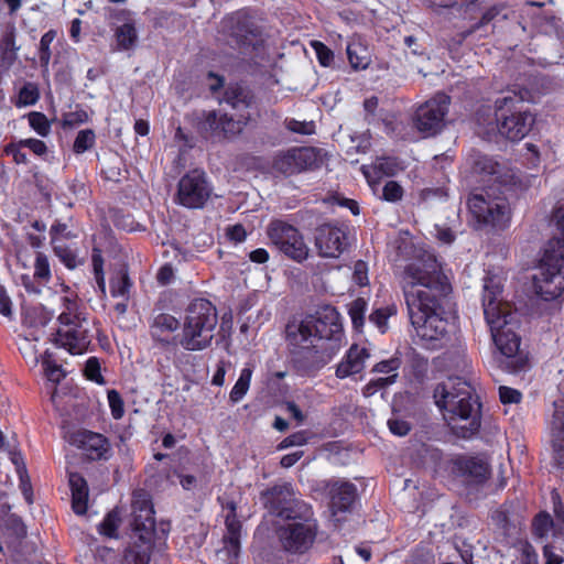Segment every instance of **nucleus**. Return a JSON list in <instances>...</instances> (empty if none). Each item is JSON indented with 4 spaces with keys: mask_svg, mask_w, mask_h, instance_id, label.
<instances>
[{
    "mask_svg": "<svg viewBox=\"0 0 564 564\" xmlns=\"http://www.w3.org/2000/svg\"><path fill=\"white\" fill-rule=\"evenodd\" d=\"M401 284L416 335L427 348L441 346L448 327L444 301L452 286L435 254L424 251L410 262L404 268Z\"/></svg>",
    "mask_w": 564,
    "mask_h": 564,
    "instance_id": "obj_1",
    "label": "nucleus"
},
{
    "mask_svg": "<svg viewBox=\"0 0 564 564\" xmlns=\"http://www.w3.org/2000/svg\"><path fill=\"white\" fill-rule=\"evenodd\" d=\"M501 290L494 279L485 280L482 307L492 341L499 351L496 358L499 367L511 373L524 371L529 367L528 356L520 350L521 339L517 335L519 321L509 303L498 300Z\"/></svg>",
    "mask_w": 564,
    "mask_h": 564,
    "instance_id": "obj_2",
    "label": "nucleus"
},
{
    "mask_svg": "<svg viewBox=\"0 0 564 564\" xmlns=\"http://www.w3.org/2000/svg\"><path fill=\"white\" fill-rule=\"evenodd\" d=\"M433 397L455 435L469 438L479 431L481 404L467 381L448 378L435 387Z\"/></svg>",
    "mask_w": 564,
    "mask_h": 564,
    "instance_id": "obj_3",
    "label": "nucleus"
},
{
    "mask_svg": "<svg viewBox=\"0 0 564 564\" xmlns=\"http://www.w3.org/2000/svg\"><path fill=\"white\" fill-rule=\"evenodd\" d=\"M133 543L126 550L127 564H149L155 534L154 509L150 495L142 489L133 492L131 521Z\"/></svg>",
    "mask_w": 564,
    "mask_h": 564,
    "instance_id": "obj_4",
    "label": "nucleus"
},
{
    "mask_svg": "<svg viewBox=\"0 0 564 564\" xmlns=\"http://www.w3.org/2000/svg\"><path fill=\"white\" fill-rule=\"evenodd\" d=\"M555 217L562 237L547 242L538 272L533 275L535 293L546 301L560 296L564 290V279L561 275L564 265V212L557 210Z\"/></svg>",
    "mask_w": 564,
    "mask_h": 564,
    "instance_id": "obj_5",
    "label": "nucleus"
},
{
    "mask_svg": "<svg viewBox=\"0 0 564 564\" xmlns=\"http://www.w3.org/2000/svg\"><path fill=\"white\" fill-rule=\"evenodd\" d=\"M218 317L215 306L205 299L188 305L178 344L186 350L197 351L210 346Z\"/></svg>",
    "mask_w": 564,
    "mask_h": 564,
    "instance_id": "obj_6",
    "label": "nucleus"
},
{
    "mask_svg": "<svg viewBox=\"0 0 564 564\" xmlns=\"http://www.w3.org/2000/svg\"><path fill=\"white\" fill-rule=\"evenodd\" d=\"M64 311L58 316L59 327L56 330V345L73 355L85 352L90 344L88 319L77 312L76 302L64 297Z\"/></svg>",
    "mask_w": 564,
    "mask_h": 564,
    "instance_id": "obj_7",
    "label": "nucleus"
},
{
    "mask_svg": "<svg viewBox=\"0 0 564 564\" xmlns=\"http://www.w3.org/2000/svg\"><path fill=\"white\" fill-rule=\"evenodd\" d=\"M521 98L514 93L499 97L495 101V117L499 133L511 141L523 139L534 124V116L519 109Z\"/></svg>",
    "mask_w": 564,
    "mask_h": 564,
    "instance_id": "obj_8",
    "label": "nucleus"
},
{
    "mask_svg": "<svg viewBox=\"0 0 564 564\" xmlns=\"http://www.w3.org/2000/svg\"><path fill=\"white\" fill-rule=\"evenodd\" d=\"M468 207L477 228L492 227L503 229L510 221L511 210L506 196L497 194L490 187L479 194H473Z\"/></svg>",
    "mask_w": 564,
    "mask_h": 564,
    "instance_id": "obj_9",
    "label": "nucleus"
},
{
    "mask_svg": "<svg viewBox=\"0 0 564 564\" xmlns=\"http://www.w3.org/2000/svg\"><path fill=\"white\" fill-rule=\"evenodd\" d=\"M285 521L276 529L282 547L289 553H305L313 545L317 534V523L313 519L312 508L307 509L305 517L295 514Z\"/></svg>",
    "mask_w": 564,
    "mask_h": 564,
    "instance_id": "obj_10",
    "label": "nucleus"
},
{
    "mask_svg": "<svg viewBox=\"0 0 564 564\" xmlns=\"http://www.w3.org/2000/svg\"><path fill=\"white\" fill-rule=\"evenodd\" d=\"M260 499L270 513L284 520L297 514L305 517L311 507L299 499L290 482L276 484L261 492Z\"/></svg>",
    "mask_w": 564,
    "mask_h": 564,
    "instance_id": "obj_11",
    "label": "nucleus"
},
{
    "mask_svg": "<svg viewBox=\"0 0 564 564\" xmlns=\"http://www.w3.org/2000/svg\"><path fill=\"white\" fill-rule=\"evenodd\" d=\"M250 120L249 115L235 118L217 110L202 111L197 117V128L205 138L230 139L239 135Z\"/></svg>",
    "mask_w": 564,
    "mask_h": 564,
    "instance_id": "obj_12",
    "label": "nucleus"
},
{
    "mask_svg": "<svg viewBox=\"0 0 564 564\" xmlns=\"http://www.w3.org/2000/svg\"><path fill=\"white\" fill-rule=\"evenodd\" d=\"M267 234L271 242L290 259L296 262L307 259L310 248L294 226L282 220H273L268 226Z\"/></svg>",
    "mask_w": 564,
    "mask_h": 564,
    "instance_id": "obj_13",
    "label": "nucleus"
},
{
    "mask_svg": "<svg viewBox=\"0 0 564 564\" xmlns=\"http://www.w3.org/2000/svg\"><path fill=\"white\" fill-rule=\"evenodd\" d=\"M451 105L449 96L437 93L415 111L414 126L424 137L440 133L446 124L445 118Z\"/></svg>",
    "mask_w": 564,
    "mask_h": 564,
    "instance_id": "obj_14",
    "label": "nucleus"
},
{
    "mask_svg": "<svg viewBox=\"0 0 564 564\" xmlns=\"http://www.w3.org/2000/svg\"><path fill=\"white\" fill-rule=\"evenodd\" d=\"M212 193L213 187L205 172L193 170L178 181L175 202L189 209L203 208Z\"/></svg>",
    "mask_w": 564,
    "mask_h": 564,
    "instance_id": "obj_15",
    "label": "nucleus"
},
{
    "mask_svg": "<svg viewBox=\"0 0 564 564\" xmlns=\"http://www.w3.org/2000/svg\"><path fill=\"white\" fill-rule=\"evenodd\" d=\"M315 247L323 258H338L348 247L347 230L336 224H322L315 230Z\"/></svg>",
    "mask_w": 564,
    "mask_h": 564,
    "instance_id": "obj_16",
    "label": "nucleus"
},
{
    "mask_svg": "<svg viewBox=\"0 0 564 564\" xmlns=\"http://www.w3.org/2000/svg\"><path fill=\"white\" fill-rule=\"evenodd\" d=\"M313 333H315L317 341L328 344L330 341L339 343L341 346L343 328L339 322L337 311L332 306H325L316 312L315 315L306 317Z\"/></svg>",
    "mask_w": 564,
    "mask_h": 564,
    "instance_id": "obj_17",
    "label": "nucleus"
},
{
    "mask_svg": "<svg viewBox=\"0 0 564 564\" xmlns=\"http://www.w3.org/2000/svg\"><path fill=\"white\" fill-rule=\"evenodd\" d=\"M338 350L339 343L336 340L327 345L324 341H317L314 346L312 345L294 356L293 359L303 371L315 372L326 366Z\"/></svg>",
    "mask_w": 564,
    "mask_h": 564,
    "instance_id": "obj_18",
    "label": "nucleus"
},
{
    "mask_svg": "<svg viewBox=\"0 0 564 564\" xmlns=\"http://www.w3.org/2000/svg\"><path fill=\"white\" fill-rule=\"evenodd\" d=\"M230 512L226 517L227 534L224 536V549L219 550L217 556L228 564H236L240 551V533L241 522L237 519L236 503L230 501L227 503Z\"/></svg>",
    "mask_w": 564,
    "mask_h": 564,
    "instance_id": "obj_19",
    "label": "nucleus"
},
{
    "mask_svg": "<svg viewBox=\"0 0 564 564\" xmlns=\"http://www.w3.org/2000/svg\"><path fill=\"white\" fill-rule=\"evenodd\" d=\"M286 340L293 357L317 344L316 335L306 318L286 326Z\"/></svg>",
    "mask_w": 564,
    "mask_h": 564,
    "instance_id": "obj_20",
    "label": "nucleus"
},
{
    "mask_svg": "<svg viewBox=\"0 0 564 564\" xmlns=\"http://www.w3.org/2000/svg\"><path fill=\"white\" fill-rule=\"evenodd\" d=\"M455 465L459 475L470 485H480L490 475L489 464L479 457H460Z\"/></svg>",
    "mask_w": 564,
    "mask_h": 564,
    "instance_id": "obj_21",
    "label": "nucleus"
},
{
    "mask_svg": "<svg viewBox=\"0 0 564 564\" xmlns=\"http://www.w3.org/2000/svg\"><path fill=\"white\" fill-rule=\"evenodd\" d=\"M221 102H225L237 112L234 116L235 118H238L239 115H249L251 117L249 109L254 104V96L248 87L231 84L226 87Z\"/></svg>",
    "mask_w": 564,
    "mask_h": 564,
    "instance_id": "obj_22",
    "label": "nucleus"
},
{
    "mask_svg": "<svg viewBox=\"0 0 564 564\" xmlns=\"http://www.w3.org/2000/svg\"><path fill=\"white\" fill-rule=\"evenodd\" d=\"M330 511L333 517L337 512L348 511L357 496V488L349 481L335 480L329 484Z\"/></svg>",
    "mask_w": 564,
    "mask_h": 564,
    "instance_id": "obj_23",
    "label": "nucleus"
},
{
    "mask_svg": "<svg viewBox=\"0 0 564 564\" xmlns=\"http://www.w3.org/2000/svg\"><path fill=\"white\" fill-rule=\"evenodd\" d=\"M366 348L352 345L346 352L343 360L336 367V377L345 379L347 377L360 373L365 368V362L369 358Z\"/></svg>",
    "mask_w": 564,
    "mask_h": 564,
    "instance_id": "obj_24",
    "label": "nucleus"
},
{
    "mask_svg": "<svg viewBox=\"0 0 564 564\" xmlns=\"http://www.w3.org/2000/svg\"><path fill=\"white\" fill-rule=\"evenodd\" d=\"M80 447L89 459H101L109 451V443L101 434L85 431L80 434Z\"/></svg>",
    "mask_w": 564,
    "mask_h": 564,
    "instance_id": "obj_25",
    "label": "nucleus"
},
{
    "mask_svg": "<svg viewBox=\"0 0 564 564\" xmlns=\"http://www.w3.org/2000/svg\"><path fill=\"white\" fill-rule=\"evenodd\" d=\"M68 478L72 491L73 510L77 514H84L87 510L88 501L87 481L77 473H69Z\"/></svg>",
    "mask_w": 564,
    "mask_h": 564,
    "instance_id": "obj_26",
    "label": "nucleus"
},
{
    "mask_svg": "<svg viewBox=\"0 0 564 564\" xmlns=\"http://www.w3.org/2000/svg\"><path fill=\"white\" fill-rule=\"evenodd\" d=\"M178 327L180 322L174 316L161 313L153 319L151 335L158 341L170 344L167 336L178 329Z\"/></svg>",
    "mask_w": 564,
    "mask_h": 564,
    "instance_id": "obj_27",
    "label": "nucleus"
},
{
    "mask_svg": "<svg viewBox=\"0 0 564 564\" xmlns=\"http://www.w3.org/2000/svg\"><path fill=\"white\" fill-rule=\"evenodd\" d=\"M400 166L395 159H377L371 166H362V173L370 184L375 177L392 176L399 171Z\"/></svg>",
    "mask_w": 564,
    "mask_h": 564,
    "instance_id": "obj_28",
    "label": "nucleus"
},
{
    "mask_svg": "<svg viewBox=\"0 0 564 564\" xmlns=\"http://www.w3.org/2000/svg\"><path fill=\"white\" fill-rule=\"evenodd\" d=\"M20 46L15 44L14 30L7 32L0 42V69L8 70L18 58Z\"/></svg>",
    "mask_w": 564,
    "mask_h": 564,
    "instance_id": "obj_29",
    "label": "nucleus"
},
{
    "mask_svg": "<svg viewBox=\"0 0 564 564\" xmlns=\"http://www.w3.org/2000/svg\"><path fill=\"white\" fill-rule=\"evenodd\" d=\"M117 48L128 51L132 48L138 40V33L133 23H123L115 32Z\"/></svg>",
    "mask_w": 564,
    "mask_h": 564,
    "instance_id": "obj_30",
    "label": "nucleus"
},
{
    "mask_svg": "<svg viewBox=\"0 0 564 564\" xmlns=\"http://www.w3.org/2000/svg\"><path fill=\"white\" fill-rule=\"evenodd\" d=\"M273 167L276 171H279L283 174H288V175L300 173L295 148H293L284 153L278 154L274 158Z\"/></svg>",
    "mask_w": 564,
    "mask_h": 564,
    "instance_id": "obj_31",
    "label": "nucleus"
},
{
    "mask_svg": "<svg viewBox=\"0 0 564 564\" xmlns=\"http://www.w3.org/2000/svg\"><path fill=\"white\" fill-rule=\"evenodd\" d=\"M300 172L319 166V151L314 148H295Z\"/></svg>",
    "mask_w": 564,
    "mask_h": 564,
    "instance_id": "obj_32",
    "label": "nucleus"
},
{
    "mask_svg": "<svg viewBox=\"0 0 564 564\" xmlns=\"http://www.w3.org/2000/svg\"><path fill=\"white\" fill-rule=\"evenodd\" d=\"M252 370L250 368H243L240 376L230 391L229 398L234 403L239 402L248 392L251 381Z\"/></svg>",
    "mask_w": 564,
    "mask_h": 564,
    "instance_id": "obj_33",
    "label": "nucleus"
},
{
    "mask_svg": "<svg viewBox=\"0 0 564 564\" xmlns=\"http://www.w3.org/2000/svg\"><path fill=\"white\" fill-rule=\"evenodd\" d=\"M40 98V90L35 83H25L19 90L18 100L15 105L18 107L32 106L37 102Z\"/></svg>",
    "mask_w": 564,
    "mask_h": 564,
    "instance_id": "obj_34",
    "label": "nucleus"
},
{
    "mask_svg": "<svg viewBox=\"0 0 564 564\" xmlns=\"http://www.w3.org/2000/svg\"><path fill=\"white\" fill-rule=\"evenodd\" d=\"M132 282L127 272H120L110 281V292L113 297H124L128 300Z\"/></svg>",
    "mask_w": 564,
    "mask_h": 564,
    "instance_id": "obj_35",
    "label": "nucleus"
},
{
    "mask_svg": "<svg viewBox=\"0 0 564 564\" xmlns=\"http://www.w3.org/2000/svg\"><path fill=\"white\" fill-rule=\"evenodd\" d=\"M367 302L361 297L356 299L349 304L348 313L357 330L361 329L364 326Z\"/></svg>",
    "mask_w": 564,
    "mask_h": 564,
    "instance_id": "obj_36",
    "label": "nucleus"
},
{
    "mask_svg": "<svg viewBox=\"0 0 564 564\" xmlns=\"http://www.w3.org/2000/svg\"><path fill=\"white\" fill-rule=\"evenodd\" d=\"M42 365L47 380L52 383H58L65 377L61 366L53 362L47 351L42 357Z\"/></svg>",
    "mask_w": 564,
    "mask_h": 564,
    "instance_id": "obj_37",
    "label": "nucleus"
},
{
    "mask_svg": "<svg viewBox=\"0 0 564 564\" xmlns=\"http://www.w3.org/2000/svg\"><path fill=\"white\" fill-rule=\"evenodd\" d=\"M29 123L42 137H46L51 132V123L42 112H30Z\"/></svg>",
    "mask_w": 564,
    "mask_h": 564,
    "instance_id": "obj_38",
    "label": "nucleus"
},
{
    "mask_svg": "<svg viewBox=\"0 0 564 564\" xmlns=\"http://www.w3.org/2000/svg\"><path fill=\"white\" fill-rule=\"evenodd\" d=\"M120 519L117 511L109 512L99 524V532L108 538H115L119 528Z\"/></svg>",
    "mask_w": 564,
    "mask_h": 564,
    "instance_id": "obj_39",
    "label": "nucleus"
},
{
    "mask_svg": "<svg viewBox=\"0 0 564 564\" xmlns=\"http://www.w3.org/2000/svg\"><path fill=\"white\" fill-rule=\"evenodd\" d=\"M95 143V133L90 129L80 130L74 141V151L76 153H84L89 150Z\"/></svg>",
    "mask_w": 564,
    "mask_h": 564,
    "instance_id": "obj_40",
    "label": "nucleus"
},
{
    "mask_svg": "<svg viewBox=\"0 0 564 564\" xmlns=\"http://www.w3.org/2000/svg\"><path fill=\"white\" fill-rule=\"evenodd\" d=\"M403 187L395 181H388L382 188L381 198L389 203L400 202L403 197Z\"/></svg>",
    "mask_w": 564,
    "mask_h": 564,
    "instance_id": "obj_41",
    "label": "nucleus"
},
{
    "mask_svg": "<svg viewBox=\"0 0 564 564\" xmlns=\"http://www.w3.org/2000/svg\"><path fill=\"white\" fill-rule=\"evenodd\" d=\"M397 378H398V373H393V375H389L383 378H378V379L371 380L364 388V394L366 397H370V395L375 394L379 389H384L388 386L394 383Z\"/></svg>",
    "mask_w": 564,
    "mask_h": 564,
    "instance_id": "obj_42",
    "label": "nucleus"
},
{
    "mask_svg": "<svg viewBox=\"0 0 564 564\" xmlns=\"http://www.w3.org/2000/svg\"><path fill=\"white\" fill-rule=\"evenodd\" d=\"M553 525V521L547 513H540L533 521V532L538 539L546 536Z\"/></svg>",
    "mask_w": 564,
    "mask_h": 564,
    "instance_id": "obj_43",
    "label": "nucleus"
},
{
    "mask_svg": "<svg viewBox=\"0 0 564 564\" xmlns=\"http://www.w3.org/2000/svg\"><path fill=\"white\" fill-rule=\"evenodd\" d=\"M34 278L47 282L51 278V270L47 257L43 253H37L34 263Z\"/></svg>",
    "mask_w": 564,
    "mask_h": 564,
    "instance_id": "obj_44",
    "label": "nucleus"
},
{
    "mask_svg": "<svg viewBox=\"0 0 564 564\" xmlns=\"http://www.w3.org/2000/svg\"><path fill=\"white\" fill-rule=\"evenodd\" d=\"M54 252L68 269H75L78 265L75 253L65 245L54 243Z\"/></svg>",
    "mask_w": 564,
    "mask_h": 564,
    "instance_id": "obj_45",
    "label": "nucleus"
},
{
    "mask_svg": "<svg viewBox=\"0 0 564 564\" xmlns=\"http://www.w3.org/2000/svg\"><path fill=\"white\" fill-rule=\"evenodd\" d=\"M55 31L50 30L43 34L40 41V61L42 65H47L51 58L50 46L55 39Z\"/></svg>",
    "mask_w": 564,
    "mask_h": 564,
    "instance_id": "obj_46",
    "label": "nucleus"
},
{
    "mask_svg": "<svg viewBox=\"0 0 564 564\" xmlns=\"http://www.w3.org/2000/svg\"><path fill=\"white\" fill-rule=\"evenodd\" d=\"M108 402H109V406L111 409L112 416L116 420L121 419L124 413V409H123V401H122V398L119 394V392L116 390H109L108 391Z\"/></svg>",
    "mask_w": 564,
    "mask_h": 564,
    "instance_id": "obj_47",
    "label": "nucleus"
},
{
    "mask_svg": "<svg viewBox=\"0 0 564 564\" xmlns=\"http://www.w3.org/2000/svg\"><path fill=\"white\" fill-rule=\"evenodd\" d=\"M400 366H401L400 358L392 357L388 360H382V361L376 364L375 367L372 368V372L393 375V373H398Z\"/></svg>",
    "mask_w": 564,
    "mask_h": 564,
    "instance_id": "obj_48",
    "label": "nucleus"
},
{
    "mask_svg": "<svg viewBox=\"0 0 564 564\" xmlns=\"http://www.w3.org/2000/svg\"><path fill=\"white\" fill-rule=\"evenodd\" d=\"M312 47L314 48L321 65L329 66L333 63L334 53L325 44L314 41L312 42Z\"/></svg>",
    "mask_w": 564,
    "mask_h": 564,
    "instance_id": "obj_49",
    "label": "nucleus"
},
{
    "mask_svg": "<svg viewBox=\"0 0 564 564\" xmlns=\"http://www.w3.org/2000/svg\"><path fill=\"white\" fill-rule=\"evenodd\" d=\"M391 314L392 312L388 308H378L370 314L369 321L375 324L381 333H384L388 328V318Z\"/></svg>",
    "mask_w": 564,
    "mask_h": 564,
    "instance_id": "obj_50",
    "label": "nucleus"
},
{
    "mask_svg": "<svg viewBox=\"0 0 564 564\" xmlns=\"http://www.w3.org/2000/svg\"><path fill=\"white\" fill-rule=\"evenodd\" d=\"M85 376L97 383H104V378L100 373V364L97 358L90 357L85 365Z\"/></svg>",
    "mask_w": 564,
    "mask_h": 564,
    "instance_id": "obj_51",
    "label": "nucleus"
},
{
    "mask_svg": "<svg viewBox=\"0 0 564 564\" xmlns=\"http://www.w3.org/2000/svg\"><path fill=\"white\" fill-rule=\"evenodd\" d=\"M476 166L480 172L495 176L496 180L499 178L500 164L492 159L486 156L480 158L477 161Z\"/></svg>",
    "mask_w": 564,
    "mask_h": 564,
    "instance_id": "obj_52",
    "label": "nucleus"
},
{
    "mask_svg": "<svg viewBox=\"0 0 564 564\" xmlns=\"http://www.w3.org/2000/svg\"><path fill=\"white\" fill-rule=\"evenodd\" d=\"M352 280L359 286H366L369 283L368 265L365 261L358 260L354 264Z\"/></svg>",
    "mask_w": 564,
    "mask_h": 564,
    "instance_id": "obj_53",
    "label": "nucleus"
},
{
    "mask_svg": "<svg viewBox=\"0 0 564 564\" xmlns=\"http://www.w3.org/2000/svg\"><path fill=\"white\" fill-rule=\"evenodd\" d=\"M498 391H499L500 401L503 404H512V403L517 404L522 399L521 392L519 390L510 388V387L500 386Z\"/></svg>",
    "mask_w": 564,
    "mask_h": 564,
    "instance_id": "obj_54",
    "label": "nucleus"
},
{
    "mask_svg": "<svg viewBox=\"0 0 564 564\" xmlns=\"http://www.w3.org/2000/svg\"><path fill=\"white\" fill-rule=\"evenodd\" d=\"M286 128L300 134H312L315 129V124L313 121H299L295 119L286 120Z\"/></svg>",
    "mask_w": 564,
    "mask_h": 564,
    "instance_id": "obj_55",
    "label": "nucleus"
},
{
    "mask_svg": "<svg viewBox=\"0 0 564 564\" xmlns=\"http://www.w3.org/2000/svg\"><path fill=\"white\" fill-rule=\"evenodd\" d=\"M388 426L391 433L398 436H405L411 431L410 423L400 417H391Z\"/></svg>",
    "mask_w": 564,
    "mask_h": 564,
    "instance_id": "obj_56",
    "label": "nucleus"
},
{
    "mask_svg": "<svg viewBox=\"0 0 564 564\" xmlns=\"http://www.w3.org/2000/svg\"><path fill=\"white\" fill-rule=\"evenodd\" d=\"M307 443L306 433L301 431L285 437L278 446L279 449L288 448L291 446H302Z\"/></svg>",
    "mask_w": 564,
    "mask_h": 564,
    "instance_id": "obj_57",
    "label": "nucleus"
},
{
    "mask_svg": "<svg viewBox=\"0 0 564 564\" xmlns=\"http://www.w3.org/2000/svg\"><path fill=\"white\" fill-rule=\"evenodd\" d=\"M552 438L564 436V412L556 410L551 422Z\"/></svg>",
    "mask_w": 564,
    "mask_h": 564,
    "instance_id": "obj_58",
    "label": "nucleus"
},
{
    "mask_svg": "<svg viewBox=\"0 0 564 564\" xmlns=\"http://www.w3.org/2000/svg\"><path fill=\"white\" fill-rule=\"evenodd\" d=\"M19 145L22 148L30 149L36 155H43L47 151L46 144L43 141L37 140V139L21 140Z\"/></svg>",
    "mask_w": 564,
    "mask_h": 564,
    "instance_id": "obj_59",
    "label": "nucleus"
},
{
    "mask_svg": "<svg viewBox=\"0 0 564 564\" xmlns=\"http://www.w3.org/2000/svg\"><path fill=\"white\" fill-rule=\"evenodd\" d=\"M497 15V11L496 9H489L487 10L482 17L480 18V20L475 23L469 30H467L466 32H464L462 35L463 37H467L468 35L473 34L474 32H476L477 30H479L481 26L488 24L490 21H492L495 19V17Z\"/></svg>",
    "mask_w": 564,
    "mask_h": 564,
    "instance_id": "obj_60",
    "label": "nucleus"
},
{
    "mask_svg": "<svg viewBox=\"0 0 564 564\" xmlns=\"http://www.w3.org/2000/svg\"><path fill=\"white\" fill-rule=\"evenodd\" d=\"M554 458L564 470V436L552 438Z\"/></svg>",
    "mask_w": 564,
    "mask_h": 564,
    "instance_id": "obj_61",
    "label": "nucleus"
},
{
    "mask_svg": "<svg viewBox=\"0 0 564 564\" xmlns=\"http://www.w3.org/2000/svg\"><path fill=\"white\" fill-rule=\"evenodd\" d=\"M227 236L235 242H241L246 239L247 232L242 225H235L227 229Z\"/></svg>",
    "mask_w": 564,
    "mask_h": 564,
    "instance_id": "obj_62",
    "label": "nucleus"
},
{
    "mask_svg": "<svg viewBox=\"0 0 564 564\" xmlns=\"http://www.w3.org/2000/svg\"><path fill=\"white\" fill-rule=\"evenodd\" d=\"M0 313L7 317L11 316L12 314L11 301L2 285H0Z\"/></svg>",
    "mask_w": 564,
    "mask_h": 564,
    "instance_id": "obj_63",
    "label": "nucleus"
},
{
    "mask_svg": "<svg viewBox=\"0 0 564 564\" xmlns=\"http://www.w3.org/2000/svg\"><path fill=\"white\" fill-rule=\"evenodd\" d=\"M543 555L546 560L545 564H561L562 557L553 552V547L549 544L543 546Z\"/></svg>",
    "mask_w": 564,
    "mask_h": 564,
    "instance_id": "obj_64",
    "label": "nucleus"
}]
</instances>
